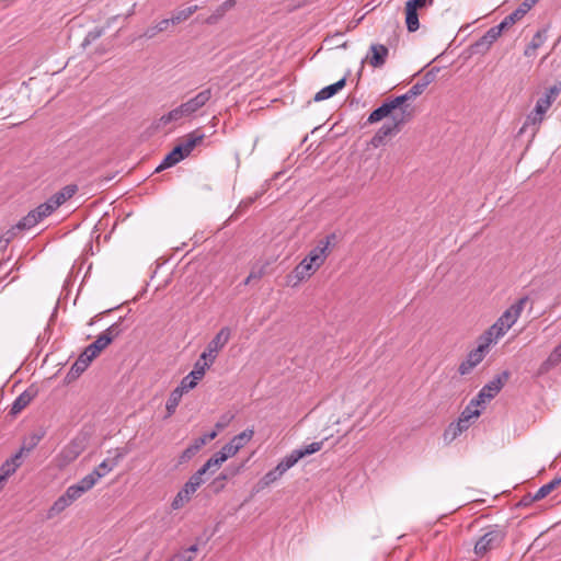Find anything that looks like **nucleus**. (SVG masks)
I'll return each mask as SVG.
<instances>
[{"label": "nucleus", "instance_id": "f257e3e1", "mask_svg": "<svg viewBox=\"0 0 561 561\" xmlns=\"http://www.w3.org/2000/svg\"><path fill=\"white\" fill-rule=\"evenodd\" d=\"M414 115L413 107H376L369 115L368 122L375 123L382 118L391 119V125H382L373 136L368 146L378 148L385 146L392 137L398 135L402 126Z\"/></svg>", "mask_w": 561, "mask_h": 561}, {"label": "nucleus", "instance_id": "f03ea898", "mask_svg": "<svg viewBox=\"0 0 561 561\" xmlns=\"http://www.w3.org/2000/svg\"><path fill=\"white\" fill-rule=\"evenodd\" d=\"M506 537V531L500 526L491 527L474 545V553L483 557L486 552L499 548Z\"/></svg>", "mask_w": 561, "mask_h": 561}, {"label": "nucleus", "instance_id": "7ed1b4c3", "mask_svg": "<svg viewBox=\"0 0 561 561\" xmlns=\"http://www.w3.org/2000/svg\"><path fill=\"white\" fill-rule=\"evenodd\" d=\"M195 111V107H175L168 114L162 115L160 118L153 121L149 127L150 134L164 131L170 124L178 123L185 116H190Z\"/></svg>", "mask_w": 561, "mask_h": 561}, {"label": "nucleus", "instance_id": "20e7f679", "mask_svg": "<svg viewBox=\"0 0 561 561\" xmlns=\"http://www.w3.org/2000/svg\"><path fill=\"white\" fill-rule=\"evenodd\" d=\"M323 446V440L321 442H313L309 445H306L305 447L297 448L291 450L290 454L285 456L279 462H278V469L279 471H287L291 467H294L300 459H302L306 456L312 455L317 451H319Z\"/></svg>", "mask_w": 561, "mask_h": 561}, {"label": "nucleus", "instance_id": "39448f33", "mask_svg": "<svg viewBox=\"0 0 561 561\" xmlns=\"http://www.w3.org/2000/svg\"><path fill=\"white\" fill-rule=\"evenodd\" d=\"M510 373L503 371L501 375H497L491 381H489L483 388L479 391L478 396L472 399V403L482 404L486 400L493 399L503 388L504 383L508 380Z\"/></svg>", "mask_w": 561, "mask_h": 561}, {"label": "nucleus", "instance_id": "423d86ee", "mask_svg": "<svg viewBox=\"0 0 561 561\" xmlns=\"http://www.w3.org/2000/svg\"><path fill=\"white\" fill-rule=\"evenodd\" d=\"M56 209L54 206L46 201L45 203L38 205L35 209L27 213L19 222L18 228L20 229H31L38 222H41L44 218L51 215Z\"/></svg>", "mask_w": 561, "mask_h": 561}, {"label": "nucleus", "instance_id": "0eeeda50", "mask_svg": "<svg viewBox=\"0 0 561 561\" xmlns=\"http://www.w3.org/2000/svg\"><path fill=\"white\" fill-rule=\"evenodd\" d=\"M231 331L228 327L221 328L202 353V359H208L210 363H214L218 352L228 343Z\"/></svg>", "mask_w": 561, "mask_h": 561}, {"label": "nucleus", "instance_id": "6e6552de", "mask_svg": "<svg viewBox=\"0 0 561 561\" xmlns=\"http://www.w3.org/2000/svg\"><path fill=\"white\" fill-rule=\"evenodd\" d=\"M548 108L549 107H535V110L526 116L522 127L518 130V135L522 136L527 131H530V138L533 139L539 130Z\"/></svg>", "mask_w": 561, "mask_h": 561}, {"label": "nucleus", "instance_id": "1a4fd4ad", "mask_svg": "<svg viewBox=\"0 0 561 561\" xmlns=\"http://www.w3.org/2000/svg\"><path fill=\"white\" fill-rule=\"evenodd\" d=\"M527 301L528 297L524 296L520 299H518L515 304H513L508 309H506L497 319L500 321V324L504 325L506 329L510 330L518 320Z\"/></svg>", "mask_w": 561, "mask_h": 561}, {"label": "nucleus", "instance_id": "9d476101", "mask_svg": "<svg viewBox=\"0 0 561 561\" xmlns=\"http://www.w3.org/2000/svg\"><path fill=\"white\" fill-rule=\"evenodd\" d=\"M254 431L251 428H247L240 434L232 437V439L227 443L221 450L229 458L234 456L244 445H247L253 437Z\"/></svg>", "mask_w": 561, "mask_h": 561}, {"label": "nucleus", "instance_id": "9b49d317", "mask_svg": "<svg viewBox=\"0 0 561 561\" xmlns=\"http://www.w3.org/2000/svg\"><path fill=\"white\" fill-rule=\"evenodd\" d=\"M426 89V82L417 81L415 84H413L410 90L399 96H396L393 99L387 98L382 100L380 105H403L405 102L413 100L417 95H421Z\"/></svg>", "mask_w": 561, "mask_h": 561}, {"label": "nucleus", "instance_id": "f8f14e48", "mask_svg": "<svg viewBox=\"0 0 561 561\" xmlns=\"http://www.w3.org/2000/svg\"><path fill=\"white\" fill-rule=\"evenodd\" d=\"M485 345L480 344L477 348L472 350L467 359L463 360L458 368L460 375L469 374L478 364H480L485 356Z\"/></svg>", "mask_w": 561, "mask_h": 561}, {"label": "nucleus", "instance_id": "ddd939ff", "mask_svg": "<svg viewBox=\"0 0 561 561\" xmlns=\"http://www.w3.org/2000/svg\"><path fill=\"white\" fill-rule=\"evenodd\" d=\"M504 31L497 25L491 27L479 41H477L472 48L476 53H484L489 50L491 45L502 35Z\"/></svg>", "mask_w": 561, "mask_h": 561}, {"label": "nucleus", "instance_id": "4468645a", "mask_svg": "<svg viewBox=\"0 0 561 561\" xmlns=\"http://www.w3.org/2000/svg\"><path fill=\"white\" fill-rule=\"evenodd\" d=\"M38 394V388L34 385L30 386L26 390H24L12 403L10 414L16 415L23 409H25L32 400Z\"/></svg>", "mask_w": 561, "mask_h": 561}, {"label": "nucleus", "instance_id": "2eb2a0df", "mask_svg": "<svg viewBox=\"0 0 561 561\" xmlns=\"http://www.w3.org/2000/svg\"><path fill=\"white\" fill-rule=\"evenodd\" d=\"M205 135L201 133L198 129L186 135L178 145L176 147H181V152L183 153V157L186 158L191 154L193 149L199 145Z\"/></svg>", "mask_w": 561, "mask_h": 561}, {"label": "nucleus", "instance_id": "dca6fc26", "mask_svg": "<svg viewBox=\"0 0 561 561\" xmlns=\"http://www.w3.org/2000/svg\"><path fill=\"white\" fill-rule=\"evenodd\" d=\"M78 191V186L76 184H69L62 187L60 191L56 192L51 195L47 201L57 209L68 199H70Z\"/></svg>", "mask_w": 561, "mask_h": 561}, {"label": "nucleus", "instance_id": "f3484780", "mask_svg": "<svg viewBox=\"0 0 561 561\" xmlns=\"http://www.w3.org/2000/svg\"><path fill=\"white\" fill-rule=\"evenodd\" d=\"M84 445L83 440L79 437L72 439L60 453V457L66 462H71L83 451Z\"/></svg>", "mask_w": 561, "mask_h": 561}, {"label": "nucleus", "instance_id": "a211bd4d", "mask_svg": "<svg viewBox=\"0 0 561 561\" xmlns=\"http://www.w3.org/2000/svg\"><path fill=\"white\" fill-rule=\"evenodd\" d=\"M320 267L307 260L306 257L294 268L293 275L297 283L312 276Z\"/></svg>", "mask_w": 561, "mask_h": 561}, {"label": "nucleus", "instance_id": "6ab92c4d", "mask_svg": "<svg viewBox=\"0 0 561 561\" xmlns=\"http://www.w3.org/2000/svg\"><path fill=\"white\" fill-rule=\"evenodd\" d=\"M21 456H22V450L16 453L14 456H12L10 459L5 460L0 466V478L3 481L7 482L9 477H11L18 470V468L21 466Z\"/></svg>", "mask_w": 561, "mask_h": 561}, {"label": "nucleus", "instance_id": "aec40b11", "mask_svg": "<svg viewBox=\"0 0 561 561\" xmlns=\"http://www.w3.org/2000/svg\"><path fill=\"white\" fill-rule=\"evenodd\" d=\"M507 331L508 329H506L504 325H501L500 321L496 320V322L491 325L489 330L481 336V344L485 345V348H488L491 343L502 337Z\"/></svg>", "mask_w": 561, "mask_h": 561}, {"label": "nucleus", "instance_id": "412c9836", "mask_svg": "<svg viewBox=\"0 0 561 561\" xmlns=\"http://www.w3.org/2000/svg\"><path fill=\"white\" fill-rule=\"evenodd\" d=\"M197 491V489L191 483L186 482L184 486L178 492L175 497L173 499L171 506L173 510H179L187 503L192 495Z\"/></svg>", "mask_w": 561, "mask_h": 561}, {"label": "nucleus", "instance_id": "4be33fe9", "mask_svg": "<svg viewBox=\"0 0 561 561\" xmlns=\"http://www.w3.org/2000/svg\"><path fill=\"white\" fill-rule=\"evenodd\" d=\"M331 253V249H328L324 243L318 241L317 245L306 256L307 260L320 267Z\"/></svg>", "mask_w": 561, "mask_h": 561}, {"label": "nucleus", "instance_id": "5701e85b", "mask_svg": "<svg viewBox=\"0 0 561 561\" xmlns=\"http://www.w3.org/2000/svg\"><path fill=\"white\" fill-rule=\"evenodd\" d=\"M126 455V451L119 449L115 450V456L111 459L103 460L92 472H99L100 479L111 472L119 462V460Z\"/></svg>", "mask_w": 561, "mask_h": 561}, {"label": "nucleus", "instance_id": "b1692460", "mask_svg": "<svg viewBox=\"0 0 561 561\" xmlns=\"http://www.w3.org/2000/svg\"><path fill=\"white\" fill-rule=\"evenodd\" d=\"M469 424H467L465 421L457 420L456 422H453L448 425V427L444 432V440L446 443H451L454 439H456L461 433L467 431L469 428Z\"/></svg>", "mask_w": 561, "mask_h": 561}, {"label": "nucleus", "instance_id": "393cba45", "mask_svg": "<svg viewBox=\"0 0 561 561\" xmlns=\"http://www.w3.org/2000/svg\"><path fill=\"white\" fill-rule=\"evenodd\" d=\"M91 362V359L87 358L85 355L81 353L77 360L72 364L66 376V379L68 381L77 379L89 367Z\"/></svg>", "mask_w": 561, "mask_h": 561}, {"label": "nucleus", "instance_id": "a878e982", "mask_svg": "<svg viewBox=\"0 0 561 561\" xmlns=\"http://www.w3.org/2000/svg\"><path fill=\"white\" fill-rule=\"evenodd\" d=\"M346 79L342 78L337 82L330 84L323 89H321L319 92H317L313 96L314 102H320L323 100H327L334 94H336L340 90H342L345 87Z\"/></svg>", "mask_w": 561, "mask_h": 561}, {"label": "nucleus", "instance_id": "bb28decb", "mask_svg": "<svg viewBox=\"0 0 561 561\" xmlns=\"http://www.w3.org/2000/svg\"><path fill=\"white\" fill-rule=\"evenodd\" d=\"M108 346V339L101 337L100 335L96 337V340L88 345L84 351L82 352L83 355H85L87 358L93 360L96 358L100 353L105 350Z\"/></svg>", "mask_w": 561, "mask_h": 561}, {"label": "nucleus", "instance_id": "cd10ccee", "mask_svg": "<svg viewBox=\"0 0 561 561\" xmlns=\"http://www.w3.org/2000/svg\"><path fill=\"white\" fill-rule=\"evenodd\" d=\"M370 53L369 64L377 68L385 64L386 57L388 56V48L381 44H374L370 46Z\"/></svg>", "mask_w": 561, "mask_h": 561}, {"label": "nucleus", "instance_id": "c85d7f7f", "mask_svg": "<svg viewBox=\"0 0 561 561\" xmlns=\"http://www.w3.org/2000/svg\"><path fill=\"white\" fill-rule=\"evenodd\" d=\"M183 159H185V158L183 157V153L181 152V147L175 146L172 149V151H170L164 157L162 162L156 168V172H161L168 168H171V167L175 165L176 163H179L180 161H182Z\"/></svg>", "mask_w": 561, "mask_h": 561}, {"label": "nucleus", "instance_id": "c756f323", "mask_svg": "<svg viewBox=\"0 0 561 561\" xmlns=\"http://www.w3.org/2000/svg\"><path fill=\"white\" fill-rule=\"evenodd\" d=\"M547 39V31L546 30H539L534 37L531 38L530 43L526 46L524 50V55L526 57H534L536 56V51L539 47L543 45V43Z\"/></svg>", "mask_w": 561, "mask_h": 561}, {"label": "nucleus", "instance_id": "7c9ffc66", "mask_svg": "<svg viewBox=\"0 0 561 561\" xmlns=\"http://www.w3.org/2000/svg\"><path fill=\"white\" fill-rule=\"evenodd\" d=\"M239 470L240 467L229 466L218 477H216L211 482L215 492L221 491L225 488L226 481L238 474Z\"/></svg>", "mask_w": 561, "mask_h": 561}, {"label": "nucleus", "instance_id": "2f4dec72", "mask_svg": "<svg viewBox=\"0 0 561 561\" xmlns=\"http://www.w3.org/2000/svg\"><path fill=\"white\" fill-rule=\"evenodd\" d=\"M560 93L561 80L549 87L545 95L537 101L536 105H551L553 102L557 101Z\"/></svg>", "mask_w": 561, "mask_h": 561}, {"label": "nucleus", "instance_id": "473e14b6", "mask_svg": "<svg viewBox=\"0 0 561 561\" xmlns=\"http://www.w3.org/2000/svg\"><path fill=\"white\" fill-rule=\"evenodd\" d=\"M236 4L234 0H227L221 3L206 20L207 24H216Z\"/></svg>", "mask_w": 561, "mask_h": 561}, {"label": "nucleus", "instance_id": "72a5a7b5", "mask_svg": "<svg viewBox=\"0 0 561 561\" xmlns=\"http://www.w3.org/2000/svg\"><path fill=\"white\" fill-rule=\"evenodd\" d=\"M197 10V5H192L182 10H178L170 18V22L172 23V25L180 24L190 19Z\"/></svg>", "mask_w": 561, "mask_h": 561}, {"label": "nucleus", "instance_id": "f704fd0d", "mask_svg": "<svg viewBox=\"0 0 561 561\" xmlns=\"http://www.w3.org/2000/svg\"><path fill=\"white\" fill-rule=\"evenodd\" d=\"M99 479H100L99 472H90L89 474L83 477L78 483H76V486L80 489L82 494H84L85 492H88L95 485V483L99 481Z\"/></svg>", "mask_w": 561, "mask_h": 561}, {"label": "nucleus", "instance_id": "c9c22d12", "mask_svg": "<svg viewBox=\"0 0 561 561\" xmlns=\"http://www.w3.org/2000/svg\"><path fill=\"white\" fill-rule=\"evenodd\" d=\"M72 503L62 494L59 496L54 504L50 506L47 513L48 518H53L64 512Z\"/></svg>", "mask_w": 561, "mask_h": 561}, {"label": "nucleus", "instance_id": "e433bc0d", "mask_svg": "<svg viewBox=\"0 0 561 561\" xmlns=\"http://www.w3.org/2000/svg\"><path fill=\"white\" fill-rule=\"evenodd\" d=\"M183 394H184V392L181 391L178 387L170 393L169 399L165 404V409L168 412L167 416H171L175 412Z\"/></svg>", "mask_w": 561, "mask_h": 561}, {"label": "nucleus", "instance_id": "4c0bfd02", "mask_svg": "<svg viewBox=\"0 0 561 561\" xmlns=\"http://www.w3.org/2000/svg\"><path fill=\"white\" fill-rule=\"evenodd\" d=\"M122 322L123 319L121 318L117 322L110 325L100 334L101 337L108 339V345L123 333L124 329L122 327Z\"/></svg>", "mask_w": 561, "mask_h": 561}, {"label": "nucleus", "instance_id": "58836bf2", "mask_svg": "<svg viewBox=\"0 0 561 561\" xmlns=\"http://www.w3.org/2000/svg\"><path fill=\"white\" fill-rule=\"evenodd\" d=\"M405 24L409 32H415L420 27L419 12L405 5Z\"/></svg>", "mask_w": 561, "mask_h": 561}, {"label": "nucleus", "instance_id": "ea45409f", "mask_svg": "<svg viewBox=\"0 0 561 561\" xmlns=\"http://www.w3.org/2000/svg\"><path fill=\"white\" fill-rule=\"evenodd\" d=\"M214 363H210L208 359H202V355L194 364L193 370L190 373V377L194 379H202L205 375L206 369H208Z\"/></svg>", "mask_w": 561, "mask_h": 561}, {"label": "nucleus", "instance_id": "a19ab883", "mask_svg": "<svg viewBox=\"0 0 561 561\" xmlns=\"http://www.w3.org/2000/svg\"><path fill=\"white\" fill-rule=\"evenodd\" d=\"M170 26H173L170 19H163L156 25L148 27L145 31L144 36L147 38H153L157 34L168 31Z\"/></svg>", "mask_w": 561, "mask_h": 561}, {"label": "nucleus", "instance_id": "79ce46f5", "mask_svg": "<svg viewBox=\"0 0 561 561\" xmlns=\"http://www.w3.org/2000/svg\"><path fill=\"white\" fill-rule=\"evenodd\" d=\"M561 483V477L556 478L552 481L540 486L537 492L533 495V500H542L550 494Z\"/></svg>", "mask_w": 561, "mask_h": 561}, {"label": "nucleus", "instance_id": "37998d69", "mask_svg": "<svg viewBox=\"0 0 561 561\" xmlns=\"http://www.w3.org/2000/svg\"><path fill=\"white\" fill-rule=\"evenodd\" d=\"M285 473V471H279L278 465L266 472L263 478L260 480V483L262 484V488L268 486L270 484L274 483L278 479L282 478V476Z\"/></svg>", "mask_w": 561, "mask_h": 561}, {"label": "nucleus", "instance_id": "c03bdc74", "mask_svg": "<svg viewBox=\"0 0 561 561\" xmlns=\"http://www.w3.org/2000/svg\"><path fill=\"white\" fill-rule=\"evenodd\" d=\"M479 404L472 403V400L470 403L465 408V410L461 412L459 420L465 421L467 424L470 425L471 419H477L480 415V411L477 408Z\"/></svg>", "mask_w": 561, "mask_h": 561}, {"label": "nucleus", "instance_id": "a18cd8bd", "mask_svg": "<svg viewBox=\"0 0 561 561\" xmlns=\"http://www.w3.org/2000/svg\"><path fill=\"white\" fill-rule=\"evenodd\" d=\"M228 457L225 455L222 450L216 453L213 457H210L203 466L202 468H205L206 471H208L213 467H220Z\"/></svg>", "mask_w": 561, "mask_h": 561}, {"label": "nucleus", "instance_id": "49530a36", "mask_svg": "<svg viewBox=\"0 0 561 561\" xmlns=\"http://www.w3.org/2000/svg\"><path fill=\"white\" fill-rule=\"evenodd\" d=\"M524 15L517 9L514 10L511 14L504 18V20L499 24V26L506 31L511 26H513L517 21L522 20Z\"/></svg>", "mask_w": 561, "mask_h": 561}, {"label": "nucleus", "instance_id": "de8ad7c7", "mask_svg": "<svg viewBox=\"0 0 561 561\" xmlns=\"http://www.w3.org/2000/svg\"><path fill=\"white\" fill-rule=\"evenodd\" d=\"M211 96L210 90L199 92L195 98L187 101L184 105H205Z\"/></svg>", "mask_w": 561, "mask_h": 561}, {"label": "nucleus", "instance_id": "09e8293b", "mask_svg": "<svg viewBox=\"0 0 561 561\" xmlns=\"http://www.w3.org/2000/svg\"><path fill=\"white\" fill-rule=\"evenodd\" d=\"M433 3L434 0H408L405 5L419 12L427 7L433 5Z\"/></svg>", "mask_w": 561, "mask_h": 561}, {"label": "nucleus", "instance_id": "8fccbe9b", "mask_svg": "<svg viewBox=\"0 0 561 561\" xmlns=\"http://www.w3.org/2000/svg\"><path fill=\"white\" fill-rule=\"evenodd\" d=\"M198 381H199V379H194V378L190 377V374H188L181 380V383H180V386H178V388L183 392H187L188 390L195 388Z\"/></svg>", "mask_w": 561, "mask_h": 561}, {"label": "nucleus", "instance_id": "3c124183", "mask_svg": "<svg viewBox=\"0 0 561 561\" xmlns=\"http://www.w3.org/2000/svg\"><path fill=\"white\" fill-rule=\"evenodd\" d=\"M206 472L205 468H199L187 482L198 489L205 482L203 477Z\"/></svg>", "mask_w": 561, "mask_h": 561}, {"label": "nucleus", "instance_id": "603ef678", "mask_svg": "<svg viewBox=\"0 0 561 561\" xmlns=\"http://www.w3.org/2000/svg\"><path fill=\"white\" fill-rule=\"evenodd\" d=\"M64 495L71 502L73 503L75 501H77L79 497H81L83 494L82 492L80 491L79 488L76 486V484H72L70 485L66 492L64 493Z\"/></svg>", "mask_w": 561, "mask_h": 561}, {"label": "nucleus", "instance_id": "864d4df0", "mask_svg": "<svg viewBox=\"0 0 561 561\" xmlns=\"http://www.w3.org/2000/svg\"><path fill=\"white\" fill-rule=\"evenodd\" d=\"M42 438H43V434H33V435H31L30 436L28 445L24 444L20 450H22V454L24 451L30 453L33 448H35L37 446V444L41 442Z\"/></svg>", "mask_w": 561, "mask_h": 561}, {"label": "nucleus", "instance_id": "5fc2aeb1", "mask_svg": "<svg viewBox=\"0 0 561 561\" xmlns=\"http://www.w3.org/2000/svg\"><path fill=\"white\" fill-rule=\"evenodd\" d=\"M196 454H197V451H195L193 449V447L190 445L180 455L179 460H178V465H183V463L190 461Z\"/></svg>", "mask_w": 561, "mask_h": 561}, {"label": "nucleus", "instance_id": "6e6d98bb", "mask_svg": "<svg viewBox=\"0 0 561 561\" xmlns=\"http://www.w3.org/2000/svg\"><path fill=\"white\" fill-rule=\"evenodd\" d=\"M23 229H20L18 228V224L14 225L13 227H11L9 230H7L1 239L5 242V243H9L11 240H13L16 234H18V231H22Z\"/></svg>", "mask_w": 561, "mask_h": 561}, {"label": "nucleus", "instance_id": "4d7b16f0", "mask_svg": "<svg viewBox=\"0 0 561 561\" xmlns=\"http://www.w3.org/2000/svg\"><path fill=\"white\" fill-rule=\"evenodd\" d=\"M233 420L232 414H224L220 420L215 424V428L220 432Z\"/></svg>", "mask_w": 561, "mask_h": 561}, {"label": "nucleus", "instance_id": "13d9d810", "mask_svg": "<svg viewBox=\"0 0 561 561\" xmlns=\"http://www.w3.org/2000/svg\"><path fill=\"white\" fill-rule=\"evenodd\" d=\"M561 362V343L551 352L548 357V363L557 365Z\"/></svg>", "mask_w": 561, "mask_h": 561}, {"label": "nucleus", "instance_id": "bf43d9fd", "mask_svg": "<svg viewBox=\"0 0 561 561\" xmlns=\"http://www.w3.org/2000/svg\"><path fill=\"white\" fill-rule=\"evenodd\" d=\"M321 243H324L328 249H331L335 245L337 241V236L335 232L328 234L324 239L319 240Z\"/></svg>", "mask_w": 561, "mask_h": 561}, {"label": "nucleus", "instance_id": "052dcab7", "mask_svg": "<svg viewBox=\"0 0 561 561\" xmlns=\"http://www.w3.org/2000/svg\"><path fill=\"white\" fill-rule=\"evenodd\" d=\"M537 0H524L517 8L518 11L525 16V14L535 5Z\"/></svg>", "mask_w": 561, "mask_h": 561}, {"label": "nucleus", "instance_id": "680f3d73", "mask_svg": "<svg viewBox=\"0 0 561 561\" xmlns=\"http://www.w3.org/2000/svg\"><path fill=\"white\" fill-rule=\"evenodd\" d=\"M169 561H193V556L188 551H181L175 553Z\"/></svg>", "mask_w": 561, "mask_h": 561}, {"label": "nucleus", "instance_id": "e2e57ef3", "mask_svg": "<svg viewBox=\"0 0 561 561\" xmlns=\"http://www.w3.org/2000/svg\"><path fill=\"white\" fill-rule=\"evenodd\" d=\"M191 446L193 447V449H194L195 451H197V453H198V451L201 450V448L204 446V444H203V440H201V438L198 437V438H196V439L193 442V444H192Z\"/></svg>", "mask_w": 561, "mask_h": 561}, {"label": "nucleus", "instance_id": "0e129e2a", "mask_svg": "<svg viewBox=\"0 0 561 561\" xmlns=\"http://www.w3.org/2000/svg\"><path fill=\"white\" fill-rule=\"evenodd\" d=\"M434 76L431 73V72H427L426 75H424L422 77V79L420 80L421 82H426V88L428 87V84L432 82Z\"/></svg>", "mask_w": 561, "mask_h": 561}, {"label": "nucleus", "instance_id": "69168bd1", "mask_svg": "<svg viewBox=\"0 0 561 561\" xmlns=\"http://www.w3.org/2000/svg\"><path fill=\"white\" fill-rule=\"evenodd\" d=\"M261 275L260 274H255V273H250V275L244 279V285H249L250 282L254 278H260Z\"/></svg>", "mask_w": 561, "mask_h": 561}, {"label": "nucleus", "instance_id": "338daca9", "mask_svg": "<svg viewBox=\"0 0 561 561\" xmlns=\"http://www.w3.org/2000/svg\"><path fill=\"white\" fill-rule=\"evenodd\" d=\"M533 501H534V500H533V496L527 495V496H524V497L522 499V501H520V503H519V504H520V505H528V504H529L530 502H533Z\"/></svg>", "mask_w": 561, "mask_h": 561}, {"label": "nucleus", "instance_id": "774afa93", "mask_svg": "<svg viewBox=\"0 0 561 561\" xmlns=\"http://www.w3.org/2000/svg\"><path fill=\"white\" fill-rule=\"evenodd\" d=\"M101 35V32H90L85 38V41L95 39Z\"/></svg>", "mask_w": 561, "mask_h": 561}]
</instances>
